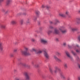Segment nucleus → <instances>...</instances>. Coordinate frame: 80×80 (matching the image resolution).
<instances>
[{"instance_id": "nucleus-1", "label": "nucleus", "mask_w": 80, "mask_h": 80, "mask_svg": "<svg viewBox=\"0 0 80 80\" xmlns=\"http://www.w3.org/2000/svg\"><path fill=\"white\" fill-rule=\"evenodd\" d=\"M25 51L22 50L21 52L22 55H30V53L28 52L27 51L28 50V48L27 47H25L24 48Z\"/></svg>"}, {"instance_id": "nucleus-2", "label": "nucleus", "mask_w": 80, "mask_h": 80, "mask_svg": "<svg viewBox=\"0 0 80 80\" xmlns=\"http://www.w3.org/2000/svg\"><path fill=\"white\" fill-rule=\"evenodd\" d=\"M44 55L47 59H49V58H50V56H49V55L48 54V53L47 52V50L46 49L44 51Z\"/></svg>"}, {"instance_id": "nucleus-3", "label": "nucleus", "mask_w": 80, "mask_h": 80, "mask_svg": "<svg viewBox=\"0 0 80 80\" xmlns=\"http://www.w3.org/2000/svg\"><path fill=\"white\" fill-rule=\"evenodd\" d=\"M24 75H25V78L26 80H29L30 76H28V73L27 72H25L24 73Z\"/></svg>"}, {"instance_id": "nucleus-4", "label": "nucleus", "mask_w": 80, "mask_h": 80, "mask_svg": "<svg viewBox=\"0 0 80 80\" xmlns=\"http://www.w3.org/2000/svg\"><path fill=\"white\" fill-rule=\"evenodd\" d=\"M53 33L54 34H58L60 33V32L59 30L57 29V28H55L53 31Z\"/></svg>"}, {"instance_id": "nucleus-5", "label": "nucleus", "mask_w": 80, "mask_h": 80, "mask_svg": "<svg viewBox=\"0 0 80 80\" xmlns=\"http://www.w3.org/2000/svg\"><path fill=\"white\" fill-rule=\"evenodd\" d=\"M41 42L42 43L45 44V43H48V41L47 39L44 38L41 39Z\"/></svg>"}, {"instance_id": "nucleus-6", "label": "nucleus", "mask_w": 80, "mask_h": 80, "mask_svg": "<svg viewBox=\"0 0 80 80\" xmlns=\"http://www.w3.org/2000/svg\"><path fill=\"white\" fill-rule=\"evenodd\" d=\"M53 58H54L55 60H56V61H58V62H62V60H61L58 58H57V56L55 55L53 56Z\"/></svg>"}, {"instance_id": "nucleus-7", "label": "nucleus", "mask_w": 80, "mask_h": 80, "mask_svg": "<svg viewBox=\"0 0 80 80\" xmlns=\"http://www.w3.org/2000/svg\"><path fill=\"white\" fill-rule=\"evenodd\" d=\"M59 16L62 17H63V18H65V17H66V15L62 12L60 13H59Z\"/></svg>"}, {"instance_id": "nucleus-8", "label": "nucleus", "mask_w": 80, "mask_h": 80, "mask_svg": "<svg viewBox=\"0 0 80 80\" xmlns=\"http://www.w3.org/2000/svg\"><path fill=\"white\" fill-rule=\"evenodd\" d=\"M17 23V21H16V20H12L10 22V23L12 25H15V24H16Z\"/></svg>"}, {"instance_id": "nucleus-9", "label": "nucleus", "mask_w": 80, "mask_h": 80, "mask_svg": "<svg viewBox=\"0 0 80 80\" xmlns=\"http://www.w3.org/2000/svg\"><path fill=\"white\" fill-rule=\"evenodd\" d=\"M66 53L68 57L70 58V59H72V56H71L70 55V54L69 53V52H66Z\"/></svg>"}, {"instance_id": "nucleus-10", "label": "nucleus", "mask_w": 80, "mask_h": 80, "mask_svg": "<svg viewBox=\"0 0 80 80\" xmlns=\"http://www.w3.org/2000/svg\"><path fill=\"white\" fill-rule=\"evenodd\" d=\"M76 23L77 24H80V18H76Z\"/></svg>"}, {"instance_id": "nucleus-11", "label": "nucleus", "mask_w": 80, "mask_h": 80, "mask_svg": "<svg viewBox=\"0 0 80 80\" xmlns=\"http://www.w3.org/2000/svg\"><path fill=\"white\" fill-rule=\"evenodd\" d=\"M3 49L2 43L0 42V50L2 51Z\"/></svg>"}, {"instance_id": "nucleus-12", "label": "nucleus", "mask_w": 80, "mask_h": 80, "mask_svg": "<svg viewBox=\"0 0 80 80\" xmlns=\"http://www.w3.org/2000/svg\"><path fill=\"white\" fill-rule=\"evenodd\" d=\"M59 30L61 31V32H62V33H67L66 30H62V29L61 28H59Z\"/></svg>"}, {"instance_id": "nucleus-13", "label": "nucleus", "mask_w": 80, "mask_h": 80, "mask_svg": "<svg viewBox=\"0 0 80 80\" xmlns=\"http://www.w3.org/2000/svg\"><path fill=\"white\" fill-rule=\"evenodd\" d=\"M61 77L62 78V79H65V76L64 75V74L63 73H61Z\"/></svg>"}, {"instance_id": "nucleus-14", "label": "nucleus", "mask_w": 80, "mask_h": 80, "mask_svg": "<svg viewBox=\"0 0 80 80\" xmlns=\"http://www.w3.org/2000/svg\"><path fill=\"white\" fill-rule=\"evenodd\" d=\"M54 73H57L58 72V70H59L60 69L58 67H55V68Z\"/></svg>"}, {"instance_id": "nucleus-15", "label": "nucleus", "mask_w": 80, "mask_h": 80, "mask_svg": "<svg viewBox=\"0 0 80 80\" xmlns=\"http://www.w3.org/2000/svg\"><path fill=\"white\" fill-rule=\"evenodd\" d=\"M42 53V50H39L37 52H36V54H37L38 55H40L41 53Z\"/></svg>"}, {"instance_id": "nucleus-16", "label": "nucleus", "mask_w": 80, "mask_h": 80, "mask_svg": "<svg viewBox=\"0 0 80 80\" xmlns=\"http://www.w3.org/2000/svg\"><path fill=\"white\" fill-rule=\"evenodd\" d=\"M55 23H54V25H57L58 23H60V21L58 20L57 19H56L55 20Z\"/></svg>"}, {"instance_id": "nucleus-17", "label": "nucleus", "mask_w": 80, "mask_h": 80, "mask_svg": "<svg viewBox=\"0 0 80 80\" xmlns=\"http://www.w3.org/2000/svg\"><path fill=\"white\" fill-rule=\"evenodd\" d=\"M20 64L21 65H22L23 67H27L28 66V65H27L26 63H23L22 62H20Z\"/></svg>"}, {"instance_id": "nucleus-18", "label": "nucleus", "mask_w": 80, "mask_h": 80, "mask_svg": "<svg viewBox=\"0 0 80 80\" xmlns=\"http://www.w3.org/2000/svg\"><path fill=\"white\" fill-rule=\"evenodd\" d=\"M12 0H7L6 1V3L7 5H9L10 4V3L11 2Z\"/></svg>"}, {"instance_id": "nucleus-19", "label": "nucleus", "mask_w": 80, "mask_h": 80, "mask_svg": "<svg viewBox=\"0 0 80 80\" xmlns=\"http://www.w3.org/2000/svg\"><path fill=\"white\" fill-rule=\"evenodd\" d=\"M1 28H3L5 29L6 28V26L5 25H1L0 27Z\"/></svg>"}, {"instance_id": "nucleus-20", "label": "nucleus", "mask_w": 80, "mask_h": 80, "mask_svg": "<svg viewBox=\"0 0 80 80\" xmlns=\"http://www.w3.org/2000/svg\"><path fill=\"white\" fill-rule=\"evenodd\" d=\"M55 53L58 56V57H59V56H61V53H60L58 52H56Z\"/></svg>"}, {"instance_id": "nucleus-21", "label": "nucleus", "mask_w": 80, "mask_h": 80, "mask_svg": "<svg viewBox=\"0 0 80 80\" xmlns=\"http://www.w3.org/2000/svg\"><path fill=\"white\" fill-rule=\"evenodd\" d=\"M71 30L72 32H74V31H77V28H71Z\"/></svg>"}, {"instance_id": "nucleus-22", "label": "nucleus", "mask_w": 80, "mask_h": 80, "mask_svg": "<svg viewBox=\"0 0 80 80\" xmlns=\"http://www.w3.org/2000/svg\"><path fill=\"white\" fill-rule=\"evenodd\" d=\"M33 51L34 52H35V53H37V49H35V48H33L31 50V52H33Z\"/></svg>"}, {"instance_id": "nucleus-23", "label": "nucleus", "mask_w": 80, "mask_h": 80, "mask_svg": "<svg viewBox=\"0 0 80 80\" xmlns=\"http://www.w3.org/2000/svg\"><path fill=\"white\" fill-rule=\"evenodd\" d=\"M53 32L52 31V30H49L48 32V35H50V33H53Z\"/></svg>"}, {"instance_id": "nucleus-24", "label": "nucleus", "mask_w": 80, "mask_h": 80, "mask_svg": "<svg viewBox=\"0 0 80 80\" xmlns=\"http://www.w3.org/2000/svg\"><path fill=\"white\" fill-rule=\"evenodd\" d=\"M64 68H67L68 67V66H67V63H65L64 64Z\"/></svg>"}, {"instance_id": "nucleus-25", "label": "nucleus", "mask_w": 80, "mask_h": 80, "mask_svg": "<svg viewBox=\"0 0 80 80\" xmlns=\"http://www.w3.org/2000/svg\"><path fill=\"white\" fill-rule=\"evenodd\" d=\"M36 14L37 16H38L40 15V12L38 11H36Z\"/></svg>"}, {"instance_id": "nucleus-26", "label": "nucleus", "mask_w": 80, "mask_h": 80, "mask_svg": "<svg viewBox=\"0 0 80 80\" xmlns=\"http://www.w3.org/2000/svg\"><path fill=\"white\" fill-rule=\"evenodd\" d=\"M15 80H22V78L21 77L18 78H16L15 79Z\"/></svg>"}, {"instance_id": "nucleus-27", "label": "nucleus", "mask_w": 80, "mask_h": 80, "mask_svg": "<svg viewBox=\"0 0 80 80\" xmlns=\"http://www.w3.org/2000/svg\"><path fill=\"white\" fill-rule=\"evenodd\" d=\"M20 15H26L27 13L26 12L22 13V12L19 13Z\"/></svg>"}, {"instance_id": "nucleus-28", "label": "nucleus", "mask_w": 80, "mask_h": 80, "mask_svg": "<svg viewBox=\"0 0 80 80\" xmlns=\"http://www.w3.org/2000/svg\"><path fill=\"white\" fill-rule=\"evenodd\" d=\"M20 22L21 25H23V20H21L20 21Z\"/></svg>"}, {"instance_id": "nucleus-29", "label": "nucleus", "mask_w": 80, "mask_h": 80, "mask_svg": "<svg viewBox=\"0 0 80 80\" xmlns=\"http://www.w3.org/2000/svg\"><path fill=\"white\" fill-rule=\"evenodd\" d=\"M31 40L32 42H34L35 41V40L34 38H32Z\"/></svg>"}, {"instance_id": "nucleus-30", "label": "nucleus", "mask_w": 80, "mask_h": 80, "mask_svg": "<svg viewBox=\"0 0 80 80\" xmlns=\"http://www.w3.org/2000/svg\"><path fill=\"white\" fill-rule=\"evenodd\" d=\"M65 28V27L64 26H62L60 28H60L61 29V30H63V29H64Z\"/></svg>"}, {"instance_id": "nucleus-31", "label": "nucleus", "mask_w": 80, "mask_h": 80, "mask_svg": "<svg viewBox=\"0 0 80 80\" xmlns=\"http://www.w3.org/2000/svg\"><path fill=\"white\" fill-rule=\"evenodd\" d=\"M10 56L11 57H13V56H14V55L12 53H11L10 54Z\"/></svg>"}, {"instance_id": "nucleus-32", "label": "nucleus", "mask_w": 80, "mask_h": 80, "mask_svg": "<svg viewBox=\"0 0 80 80\" xmlns=\"http://www.w3.org/2000/svg\"><path fill=\"white\" fill-rule=\"evenodd\" d=\"M65 14L66 15H68L69 12H68V11H66L65 12Z\"/></svg>"}, {"instance_id": "nucleus-33", "label": "nucleus", "mask_w": 80, "mask_h": 80, "mask_svg": "<svg viewBox=\"0 0 80 80\" xmlns=\"http://www.w3.org/2000/svg\"><path fill=\"white\" fill-rule=\"evenodd\" d=\"M13 43L14 45H18V42H14Z\"/></svg>"}, {"instance_id": "nucleus-34", "label": "nucleus", "mask_w": 80, "mask_h": 80, "mask_svg": "<svg viewBox=\"0 0 80 80\" xmlns=\"http://www.w3.org/2000/svg\"><path fill=\"white\" fill-rule=\"evenodd\" d=\"M45 5H42L41 7L42 8H45Z\"/></svg>"}, {"instance_id": "nucleus-35", "label": "nucleus", "mask_w": 80, "mask_h": 80, "mask_svg": "<svg viewBox=\"0 0 80 80\" xmlns=\"http://www.w3.org/2000/svg\"><path fill=\"white\" fill-rule=\"evenodd\" d=\"M49 71L51 73H53V70H52V69L51 68L49 69Z\"/></svg>"}, {"instance_id": "nucleus-36", "label": "nucleus", "mask_w": 80, "mask_h": 80, "mask_svg": "<svg viewBox=\"0 0 80 80\" xmlns=\"http://www.w3.org/2000/svg\"><path fill=\"white\" fill-rule=\"evenodd\" d=\"M72 53L74 55H76V53L74 52L73 51H72Z\"/></svg>"}, {"instance_id": "nucleus-37", "label": "nucleus", "mask_w": 80, "mask_h": 80, "mask_svg": "<svg viewBox=\"0 0 80 80\" xmlns=\"http://www.w3.org/2000/svg\"><path fill=\"white\" fill-rule=\"evenodd\" d=\"M4 1V0H0V6L1 5V3L3 2Z\"/></svg>"}, {"instance_id": "nucleus-38", "label": "nucleus", "mask_w": 80, "mask_h": 80, "mask_svg": "<svg viewBox=\"0 0 80 80\" xmlns=\"http://www.w3.org/2000/svg\"><path fill=\"white\" fill-rule=\"evenodd\" d=\"M46 7L47 9H49V8H50V6H46Z\"/></svg>"}, {"instance_id": "nucleus-39", "label": "nucleus", "mask_w": 80, "mask_h": 80, "mask_svg": "<svg viewBox=\"0 0 80 80\" xmlns=\"http://www.w3.org/2000/svg\"><path fill=\"white\" fill-rule=\"evenodd\" d=\"M49 28L50 29H53V27L52 26H50L49 27Z\"/></svg>"}, {"instance_id": "nucleus-40", "label": "nucleus", "mask_w": 80, "mask_h": 80, "mask_svg": "<svg viewBox=\"0 0 80 80\" xmlns=\"http://www.w3.org/2000/svg\"><path fill=\"white\" fill-rule=\"evenodd\" d=\"M2 12H5V10L4 9H2Z\"/></svg>"}, {"instance_id": "nucleus-41", "label": "nucleus", "mask_w": 80, "mask_h": 80, "mask_svg": "<svg viewBox=\"0 0 80 80\" xmlns=\"http://www.w3.org/2000/svg\"><path fill=\"white\" fill-rule=\"evenodd\" d=\"M78 39L79 40V42H80V35H79L78 37Z\"/></svg>"}, {"instance_id": "nucleus-42", "label": "nucleus", "mask_w": 80, "mask_h": 80, "mask_svg": "<svg viewBox=\"0 0 80 80\" xmlns=\"http://www.w3.org/2000/svg\"><path fill=\"white\" fill-rule=\"evenodd\" d=\"M56 42H58V41H59V39L58 38H57L56 39Z\"/></svg>"}, {"instance_id": "nucleus-43", "label": "nucleus", "mask_w": 80, "mask_h": 80, "mask_svg": "<svg viewBox=\"0 0 80 80\" xmlns=\"http://www.w3.org/2000/svg\"><path fill=\"white\" fill-rule=\"evenodd\" d=\"M14 52H17V49H15L14 50Z\"/></svg>"}, {"instance_id": "nucleus-44", "label": "nucleus", "mask_w": 80, "mask_h": 80, "mask_svg": "<svg viewBox=\"0 0 80 80\" xmlns=\"http://www.w3.org/2000/svg\"><path fill=\"white\" fill-rule=\"evenodd\" d=\"M34 67H38V65L37 64H35L34 65Z\"/></svg>"}, {"instance_id": "nucleus-45", "label": "nucleus", "mask_w": 80, "mask_h": 80, "mask_svg": "<svg viewBox=\"0 0 80 80\" xmlns=\"http://www.w3.org/2000/svg\"><path fill=\"white\" fill-rule=\"evenodd\" d=\"M68 46L69 48H72V46H70V45H68Z\"/></svg>"}, {"instance_id": "nucleus-46", "label": "nucleus", "mask_w": 80, "mask_h": 80, "mask_svg": "<svg viewBox=\"0 0 80 80\" xmlns=\"http://www.w3.org/2000/svg\"><path fill=\"white\" fill-rule=\"evenodd\" d=\"M33 20H34L35 21V20H37V18L36 17H35L34 18H33Z\"/></svg>"}, {"instance_id": "nucleus-47", "label": "nucleus", "mask_w": 80, "mask_h": 80, "mask_svg": "<svg viewBox=\"0 0 80 80\" xmlns=\"http://www.w3.org/2000/svg\"><path fill=\"white\" fill-rule=\"evenodd\" d=\"M63 45H64V46H66V43L64 42L63 43Z\"/></svg>"}, {"instance_id": "nucleus-48", "label": "nucleus", "mask_w": 80, "mask_h": 80, "mask_svg": "<svg viewBox=\"0 0 80 80\" xmlns=\"http://www.w3.org/2000/svg\"><path fill=\"white\" fill-rule=\"evenodd\" d=\"M40 23H41L40 22H38V25H40Z\"/></svg>"}, {"instance_id": "nucleus-49", "label": "nucleus", "mask_w": 80, "mask_h": 80, "mask_svg": "<svg viewBox=\"0 0 80 80\" xmlns=\"http://www.w3.org/2000/svg\"><path fill=\"white\" fill-rule=\"evenodd\" d=\"M76 51L77 52H78V53L79 52V50H76Z\"/></svg>"}, {"instance_id": "nucleus-50", "label": "nucleus", "mask_w": 80, "mask_h": 80, "mask_svg": "<svg viewBox=\"0 0 80 80\" xmlns=\"http://www.w3.org/2000/svg\"><path fill=\"white\" fill-rule=\"evenodd\" d=\"M14 72H17V70L16 69H14Z\"/></svg>"}, {"instance_id": "nucleus-51", "label": "nucleus", "mask_w": 80, "mask_h": 80, "mask_svg": "<svg viewBox=\"0 0 80 80\" xmlns=\"http://www.w3.org/2000/svg\"><path fill=\"white\" fill-rule=\"evenodd\" d=\"M50 23L52 24V23H53V22L52 21L50 22Z\"/></svg>"}, {"instance_id": "nucleus-52", "label": "nucleus", "mask_w": 80, "mask_h": 80, "mask_svg": "<svg viewBox=\"0 0 80 80\" xmlns=\"http://www.w3.org/2000/svg\"><path fill=\"white\" fill-rule=\"evenodd\" d=\"M78 80H80V76L78 77Z\"/></svg>"}, {"instance_id": "nucleus-53", "label": "nucleus", "mask_w": 80, "mask_h": 80, "mask_svg": "<svg viewBox=\"0 0 80 80\" xmlns=\"http://www.w3.org/2000/svg\"><path fill=\"white\" fill-rule=\"evenodd\" d=\"M77 60H79V58L78 57H77Z\"/></svg>"}, {"instance_id": "nucleus-54", "label": "nucleus", "mask_w": 80, "mask_h": 80, "mask_svg": "<svg viewBox=\"0 0 80 80\" xmlns=\"http://www.w3.org/2000/svg\"><path fill=\"white\" fill-rule=\"evenodd\" d=\"M27 23H30V21H28Z\"/></svg>"}, {"instance_id": "nucleus-55", "label": "nucleus", "mask_w": 80, "mask_h": 80, "mask_svg": "<svg viewBox=\"0 0 80 80\" xmlns=\"http://www.w3.org/2000/svg\"><path fill=\"white\" fill-rule=\"evenodd\" d=\"M78 66L79 67V68H80V64H78Z\"/></svg>"}, {"instance_id": "nucleus-56", "label": "nucleus", "mask_w": 80, "mask_h": 80, "mask_svg": "<svg viewBox=\"0 0 80 80\" xmlns=\"http://www.w3.org/2000/svg\"><path fill=\"white\" fill-rule=\"evenodd\" d=\"M77 47H79V46L78 45H76Z\"/></svg>"}, {"instance_id": "nucleus-57", "label": "nucleus", "mask_w": 80, "mask_h": 80, "mask_svg": "<svg viewBox=\"0 0 80 80\" xmlns=\"http://www.w3.org/2000/svg\"><path fill=\"white\" fill-rule=\"evenodd\" d=\"M79 13H80V10H79Z\"/></svg>"}, {"instance_id": "nucleus-58", "label": "nucleus", "mask_w": 80, "mask_h": 80, "mask_svg": "<svg viewBox=\"0 0 80 80\" xmlns=\"http://www.w3.org/2000/svg\"><path fill=\"white\" fill-rule=\"evenodd\" d=\"M68 80H70V79H68Z\"/></svg>"}, {"instance_id": "nucleus-59", "label": "nucleus", "mask_w": 80, "mask_h": 80, "mask_svg": "<svg viewBox=\"0 0 80 80\" xmlns=\"http://www.w3.org/2000/svg\"><path fill=\"white\" fill-rule=\"evenodd\" d=\"M8 12V11H7L6 12V13H7Z\"/></svg>"}]
</instances>
